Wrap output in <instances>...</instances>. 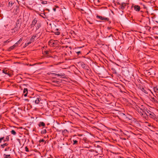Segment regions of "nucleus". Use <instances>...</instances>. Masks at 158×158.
<instances>
[{
  "mask_svg": "<svg viewBox=\"0 0 158 158\" xmlns=\"http://www.w3.org/2000/svg\"><path fill=\"white\" fill-rule=\"evenodd\" d=\"M146 115L149 116L150 118H155V115L152 112L148 110L146 111V112H145Z\"/></svg>",
  "mask_w": 158,
  "mask_h": 158,
  "instance_id": "1",
  "label": "nucleus"
},
{
  "mask_svg": "<svg viewBox=\"0 0 158 158\" xmlns=\"http://www.w3.org/2000/svg\"><path fill=\"white\" fill-rule=\"evenodd\" d=\"M40 34H39L38 35V34H36L35 36H32L31 39V41H33V40L34 39V38H39V37L40 35ZM31 41L30 42H27V43H26L25 44V46H28L29 44H31Z\"/></svg>",
  "mask_w": 158,
  "mask_h": 158,
  "instance_id": "2",
  "label": "nucleus"
},
{
  "mask_svg": "<svg viewBox=\"0 0 158 158\" xmlns=\"http://www.w3.org/2000/svg\"><path fill=\"white\" fill-rule=\"evenodd\" d=\"M52 75L53 76H58L59 77H62L63 78H65V75L64 74H57L55 73H53L52 74Z\"/></svg>",
  "mask_w": 158,
  "mask_h": 158,
  "instance_id": "3",
  "label": "nucleus"
},
{
  "mask_svg": "<svg viewBox=\"0 0 158 158\" xmlns=\"http://www.w3.org/2000/svg\"><path fill=\"white\" fill-rule=\"evenodd\" d=\"M37 23V20L36 18L34 19L33 20L32 23L31 24V26L32 27L33 26H35L36 27V25Z\"/></svg>",
  "mask_w": 158,
  "mask_h": 158,
  "instance_id": "4",
  "label": "nucleus"
},
{
  "mask_svg": "<svg viewBox=\"0 0 158 158\" xmlns=\"http://www.w3.org/2000/svg\"><path fill=\"white\" fill-rule=\"evenodd\" d=\"M40 100V98L39 96H38L36 99L35 101V104H38Z\"/></svg>",
  "mask_w": 158,
  "mask_h": 158,
  "instance_id": "5",
  "label": "nucleus"
},
{
  "mask_svg": "<svg viewBox=\"0 0 158 158\" xmlns=\"http://www.w3.org/2000/svg\"><path fill=\"white\" fill-rule=\"evenodd\" d=\"M140 9V7L138 5H135L134 6V9L136 11H139Z\"/></svg>",
  "mask_w": 158,
  "mask_h": 158,
  "instance_id": "6",
  "label": "nucleus"
},
{
  "mask_svg": "<svg viewBox=\"0 0 158 158\" xmlns=\"http://www.w3.org/2000/svg\"><path fill=\"white\" fill-rule=\"evenodd\" d=\"M79 139L78 137H77L76 139H73V145L77 144L78 142V140Z\"/></svg>",
  "mask_w": 158,
  "mask_h": 158,
  "instance_id": "7",
  "label": "nucleus"
},
{
  "mask_svg": "<svg viewBox=\"0 0 158 158\" xmlns=\"http://www.w3.org/2000/svg\"><path fill=\"white\" fill-rule=\"evenodd\" d=\"M2 72L5 74L7 75L8 76H9V77L10 76V74L7 72V70L4 69L3 70Z\"/></svg>",
  "mask_w": 158,
  "mask_h": 158,
  "instance_id": "8",
  "label": "nucleus"
},
{
  "mask_svg": "<svg viewBox=\"0 0 158 158\" xmlns=\"http://www.w3.org/2000/svg\"><path fill=\"white\" fill-rule=\"evenodd\" d=\"M16 44H14L13 46L10 47L8 49V50L10 51L11 50L14 49L16 47Z\"/></svg>",
  "mask_w": 158,
  "mask_h": 158,
  "instance_id": "9",
  "label": "nucleus"
},
{
  "mask_svg": "<svg viewBox=\"0 0 158 158\" xmlns=\"http://www.w3.org/2000/svg\"><path fill=\"white\" fill-rule=\"evenodd\" d=\"M126 4L124 3H122V5L119 7L121 9L123 10Z\"/></svg>",
  "mask_w": 158,
  "mask_h": 158,
  "instance_id": "10",
  "label": "nucleus"
},
{
  "mask_svg": "<svg viewBox=\"0 0 158 158\" xmlns=\"http://www.w3.org/2000/svg\"><path fill=\"white\" fill-rule=\"evenodd\" d=\"M36 29L37 30L41 27V24L39 23H37L36 25Z\"/></svg>",
  "mask_w": 158,
  "mask_h": 158,
  "instance_id": "11",
  "label": "nucleus"
},
{
  "mask_svg": "<svg viewBox=\"0 0 158 158\" xmlns=\"http://www.w3.org/2000/svg\"><path fill=\"white\" fill-rule=\"evenodd\" d=\"M153 90L155 92H158V86H156L153 88Z\"/></svg>",
  "mask_w": 158,
  "mask_h": 158,
  "instance_id": "12",
  "label": "nucleus"
},
{
  "mask_svg": "<svg viewBox=\"0 0 158 158\" xmlns=\"http://www.w3.org/2000/svg\"><path fill=\"white\" fill-rule=\"evenodd\" d=\"M4 158H10V155H6L4 154L3 155Z\"/></svg>",
  "mask_w": 158,
  "mask_h": 158,
  "instance_id": "13",
  "label": "nucleus"
},
{
  "mask_svg": "<svg viewBox=\"0 0 158 158\" xmlns=\"http://www.w3.org/2000/svg\"><path fill=\"white\" fill-rule=\"evenodd\" d=\"M8 145V143H5L1 145V147L2 148H4V147H5L6 146H7Z\"/></svg>",
  "mask_w": 158,
  "mask_h": 158,
  "instance_id": "14",
  "label": "nucleus"
},
{
  "mask_svg": "<svg viewBox=\"0 0 158 158\" xmlns=\"http://www.w3.org/2000/svg\"><path fill=\"white\" fill-rule=\"evenodd\" d=\"M9 136H7L6 137L5 139H3L4 140L3 141L5 142L6 141H8L9 140Z\"/></svg>",
  "mask_w": 158,
  "mask_h": 158,
  "instance_id": "15",
  "label": "nucleus"
},
{
  "mask_svg": "<svg viewBox=\"0 0 158 158\" xmlns=\"http://www.w3.org/2000/svg\"><path fill=\"white\" fill-rule=\"evenodd\" d=\"M11 133L12 134L14 135H15L16 134V132L14 130H12L11 131Z\"/></svg>",
  "mask_w": 158,
  "mask_h": 158,
  "instance_id": "16",
  "label": "nucleus"
},
{
  "mask_svg": "<svg viewBox=\"0 0 158 158\" xmlns=\"http://www.w3.org/2000/svg\"><path fill=\"white\" fill-rule=\"evenodd\" d=\"M45 126V124L43 122H40L39 124V126Z\"/></svg>",
  "mask_w": 158,
  "mask_h": 158,
  "instance_id": "17",
  "label": "nucleus"
},
{
  "mask_svg": "<svg viewBox=\"0 0 158 158\" xmlns=\"http://www.w3.org/2000/svg\"><path fill=\"white\" fill-rule=\"evenodd\" d=\"M23 93L24 94L27 93V89L26 88H24L23 90Z\"/></svg>",
  "mask_w": 158,
  "mask_h": 158,
  "instance_id": "18",
  "label": "nucleus"
},
{
  "mask_svg": "<svg viewBox=\"0 0 158 158\" xmlns=\"http://www.w3.org/2000/svg\"><path fill=\"white\" fill-rule=\"evenodd\" d=\"M57 41H50V43H52L53 44H52L53 45H54L55 44H56Z\"/></svg>",
  "mask_w": 158,
  "mask_h": 158,
  "instance_id": "19",
  "label": "nucleus"
},
{
  "mask_svg": "<svg viewBox=\"0 0 158 158\" xmlns=\"http://www.w3.org/2000/svg\"><path fill=\"white\" fill-rule=\"evenodd\" d=\"M10 150V147H8L5 148L4 151H6Z\"/></svg>",
  "mask_w": 158,
  "mask_h": 158,
  "instance_id": "20",
  "label": "nucleus"
},
{
  "mask_svg": "<svg viewBox=\"0 0 158 158\" xmlns=\"http://www.w3.org/2000/svg\"><path fill=\"white\" fill-rule=\"evenodd\" d=\"M4 137L0 138V143H1L2 141V140L4 139Z\"/></svg>",
  "mask_w": 158,
  "mask_h": 158,
  "instance_id": "21",
  "label": "nucleus"
},
{
  "mask_svg": "<svg viewBox=\"0 0 158 158\" xmlns=\"http://www.w3.org/2000/svg\"><path fill=\"white\" fill-rule=\"evenodd\" d=\"M100 18L102 20H105V19H108V18H103L102 17H101V18Z\"/></svg>",
  "mask_w": 158,
  "mask_h": 158,
  "instance_id": "22",
  "label": "nucleus"
},
{
  "mask_svg": "<svg viewBox=\"0 0 158 158\" xmlns=\"http://www.w3.org/2000/svg\"><path fill=\"white\" fill-rule=\"evenodd\" d=\"M25 149L26 151L27 152H29V150L28 149V148L27 147H26L25 148Z\"/></svg>",
  "mask_w": 158,
  "mask_h": 158,
  "instance_id": "23",
  "label": "nucleus"
},
{
  "mask_svg": "<svg viewBox=\"0 0 158 158\" xmlns=\"http://www.w3.org/2000/svg\"><path fill=\"white\" fill-rule=\"evenodd\" d=\"M46 132V130L44 129V130H43L42 131V132L43 133V134H44V133H45Z\"/></svg>",
  "mask_w": 158,
  "mask_h": 158,
  "instance_id": "24",
  "label": "nucleus"
},
{
  "mask_svg": "<svg viewBox=\"0 0 158 158\" xmlns=\"http://www.w3.org/2000/svg\"><path fill=\"white\" fill-rule=\"evenodd\" d=\"M44 140L43 139H42L40 140V142H44Z\"/></svg>",
  "mask_w": 158,
  "mask_h": 158,
  "instance_id": "25",
  "label": "nucleus"
},
{
  "mask_svg": "<svg viewBox=\"0 0 158 158\" xmlns=\"http://www.w3.org/2000/svg\"><path fill=\"white\" fill-rule=\"evenodd\" d=\"M20 41H17L15 44H16H16H19L20 43Z\"/></svg>",
  "mask_w": 158,
  "mask_h": 158,
  "instance_id": "26",
  "label": "nucleus"
},
{
  "mask_svg": "<svg viewBox=\"0 0 158 158\" xmlns=\"http://www.w3.org/2000/svg\"><path fill=\"white\" fill-rule=\"evenodd\" d=\"M77 53L78 55H79L81 53V52L80 51H78L77 52Z\"/></svg>",
  "mask_w": 158,
  "mask_h": 158,
  "instance_id": "27",
  "label": "nucleus"
},
{
  "mask_svg": "<svg viewBox=\"0 0 158 158\" xmlns=\"http://www.w3.org/2000/svg\"><path fill=\"white\" fill-rule=\"evenodd\" d=\"M24 94V96L25 97H26V96H27V93H25Z\"/></svg>",
  "mask_w": 158,
  "mask_h": 158,
  "instance_id": "28",
  "label": "nucleus"
},
{
  "mask_svg": "<svg viewBox=\"0 0 158 158\" xmlns=\"http://www.w3.org/2000/svg\"><path fill=\"white\" fill-rule=\"evenodd\" d=\"M9 5H10V4H11V5H12V4H14V3H13L12 2H9Z\"/></svg>",
  "mask_w": 158,
  "mask_h": 158,
  "instance_id": "29",
  "label": "nucleus"
},
{
  "mask_svg": "<svg viewBox=\"0 0 158 158\" xmlns=\"http://www.w3.org/2000/svg\"><path fill=\"white\" fill-rule=\"evenodd\" d=\"M53 82H55V83H57L58 82V81H53Z\"/></svg>",
  "mask_w": 158,
  "mask_h": 158,
  "instance_id": "30",
  "label": "nucleus"
},
{
  "mask_svg": "<svg viewBox=\"0 0 158 158\" xmlns=\"http://www.w3.org/2000/svg\"><path fill=\"white\" fill-rule=\"evenodd\" d=\"M56 34L57 35H59L60 34V33L59 32H56Z\"/></svg>",
  "mask_w": 158,
  "mask_h": 158,
  "instance_id": "31",
  "label": "nucleus"
},
{
  "mask_svg": "<svg viewBox=\"0 0 158 158\" xmlns=\"http://www.w3.org/2000/svg\"><path fill=\"white\" fill-rule=\"evenodd\" d=\"M24 100L28 102L29 101V100L28 99H25Z\"/></svg>",
  "mask_w": 158,
  "mask_h": 158,
  "instance_id": "32",
  "label": "nucleus"
},
{
  "mask_svg": "<svg viewBox=\"0 0 158 158\" xmlns=\"http://www.w3.org/2000/svg\"><path fill=\"white\" fill-rule=\"evenodd\" d=\"M148 126H149V127H151V125L150 124L148 123Z\"/></svg>",
  "mask_w": 158,
  "mask_h": 158,
  "instance_id": "33",
  "label": "nucleus"
},
{
  "mask_svg": "<svg viewBox=\"0 0 158 158\" xmlns=\"http://www.w3.org/2000/svg\"><path fill=\"white\" fill-rule=\"evenodd\" d=\"M23 40L22 38H21L20 40H19V41H20V42L21 41Z\"/></svg>",
  "mask_w": 158,
  "mask_h": 158,
  "instance_id": "34",
  "label": "nucleus"
},
{
  "mask_svg": "<svg viewBox=\"0 0 158 158\" xmlns=\"http://www.w3.org/2000/svg\"><path fill=\"white\" fill-rule=\"evenodd\" d=\"M44 52H45V53L46 54H48V52H47V51H45Z\"/></svg>",
  "mask_w": 158,
  "mask_h": 158,
  "instance_id": "35",
  "label": "nucleus"
},
{
  "mask_svg": "<svg viewBox=\"0 0 158 158\" xmlns=\"http://www.w3.org/2000/svg\"><path fill=\"white\" fill-rule=\"evenodd\" d=\"M10 42V41H9L8 40H7L5 42V43H6L7 42Z\"/></svg>",
  "mask_w": 158,
  "mask_h": 158,
  "instance_id": "36",
  "label": "nucleus"
},
{
  "mask_svg": "<svg viewBox=\"0 0 158 158\" xmlns=\"http://www.w3.org/2000/svg\"><path fill=\"white\" fill-rule=\"evenodd\" d=\"M146 123H148L147 122H146Z\"/></svg>",
  "mask_w": 158,
  "mask_h": 158,
  "instance_id": "37",
  "label": "nucleus"
}]
</instances>
